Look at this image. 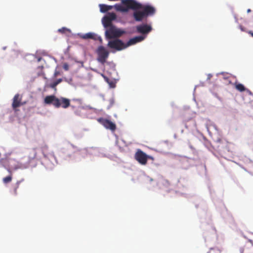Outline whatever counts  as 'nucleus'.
I'll return each mask as SVG.
<instances>
[{"label": "nucleus", "mask_w": 253, "mask_h": 253, "mask_svg": "<svg viewBox=\"0 0 253 253\" xmlns=\"http://www.w3.org/2000/svg\"><path fill=\"white\" fill-rule=\"evenodd\" d=\"M122 3L128 8L135 11L133 16L136 21H141L148 16L154 15L156 12L155 8L151 5H143L134 0H123Z\"/></svg>", "instance_id": "nucleus-1"}, {"label": "nucleus", "mask_w": 253, "mask_h": 253, "mask_svg": "<svg viewBox=\"0 0 253 253\" xmlns=\"http://www.w3.org/2000/svg\"><path fill=\"white\" fill-rule=\"evenodd\" d=\"M44 102L46 104H52L56 108L61 107L63 108H67L70 105V99L60 97L56 98L54 95H49L45 97Z\"/></svg>", "instance_id": "nucleus-2"}, {"label": "nucleus", "mask_w": 253, "mask_h": 253, "mask_svg": "<svg viewBox=\"0 0 253 253\" xmlns=\"http://www.w3.org/2000/svg\"><path fill=\"white\" fill-rule=\"evenodd\" d=\"M125 33V31L118 29L113 25L106 29L105 35L106 38L110 40L120 38Z\"/></svg>", "instance_id": "nucleus-3"}, {"label": "nucleus", "mask_w": 253, "mask_h": 253, "mask_svg": "<svg viewBox=\"0 0 253 253\" xmlns=\"http://www.w3.org/2000/svg\"><path fill=\"white\" fill-rule=\"evenodd\" d=\"M96 53L97 55V61L104 65L109 57V52L103 46L100 45L97 48Z\"/></svg>", "instance_id": "nucleus-4"}, {"label": "nucleus", "mask_w": 253, "mask_h": 253, "mask_svg": "<svg viewBox=\"0 0 253 253\" xmlns=\"http://www.w3.org/2000/svg\"><path fill=\"white\" fill-rule=\"evenodd\" d=\"M107 46L111 49L120 51L126 48V43L119 39H115L109 41Z\"/></svg>", "instance_id": "nucleus-5"}, {"label": "nucleus", "mask_w": 253, "mask_h": 253, "mask_svg": "<svg viewBox=\"0 0 253 253\" xmlns=\"http://www.w3.org/2000/svg\"><path fill=\"white\" fill-rule=\"evenodd\" d=\"M134 158L139 164L145 165L147 163L148 159L151 158V157L147 155L140 149H138L135 154Z\"/></svg>", "instance_id": "nucleus-6"}, {"label": "nucleus", "mask_w": 253, "mask_h": 253, "mask_svg": "<svg viewBox=\"0 0 253 253\" xmlns=\"http://www.w3.org/2000/svg\"><path fill=\"white\" fill-rule=\"evenodd\" d=\"M97 121L103 125L106 129L114 131L116 129V125L109 120L103 118H100Z\"/></svg>", "instance_id": "nucleus-7"}, {"label": "nucleus", "mask_w": 253, "mask_h": 253, "mask_svg": "<svg viewBox=\"0 0 253 253\" xmlns=\"http://www.w3.org/2000/svg\"><path fill=\"white\" fill-rule=\"evenodd\" d=\"M21 100L22 97L19 94H16L15 95L13 98V101L12 103V107L15 112L19 111V110L17 109L18 107L24 104V103L21 102Z\"/></svg>", "instance_id": "nucleus-8"}, {"label": "nucleus", "mask_w": 253, "mask_h": 253, "mask_svg": "<svg viewBox=\"0 0 253 253\" xmlns=\"http://www.w3.org/2000/svg\"><path fill=\"white\" fill-rule=\"evenodd\" d=\"M136 29L138 33L142 34H147L152 30V27L147 24H142L137 26Z\"/></svg>", "instance_id": "nucleus-9"}, {"label": "nucleus", "mask_w": 253, "mask_h": 253, "mask_svg": "<svg viewBox=\"0 0 253 253\" xmlns=\"http://www.w3.org/2000/svg\"><path fill=\"white\" fill-rule=\"evenodd\" d=\"M44 159L43 160V164L46 169H52L54 164L52 163H49L50 160H54L55 159L54 156L52 154H50L48 156L44 154Z\"/></svg>", "instance_id": "nucleus-10"}, {"label": "nucleus", "mask_w": 253, "mask_h": 253, "mask_svg": "<svg viewBox=\"0 0 253 253\" xmlns=\"http://www.w3.org/2000/svg\"><path fill=\"white\" fill-rule=\"evenodd\" d=\"M145 37L142 36H136L130 39L126 44V48L129 46L134 44L137 42H140L144 40Z\"/></svg>", "instance_id": "nucleus-11"}, {"label": "nucleus", "mask_w": 253, "mask_h": 253, "mask_svg": "<svg viewBox=\"0 0 253 253\" xmlns=\"http://www.w3.org/2000/svg\"><path fill=\"white\" fill-rule=\"evenodd\" d=\"M23 180L17 181L16 183L12 186L11 190L10 191V192L12 194L15 196L17 195V190L19 187L20 183Z\"/></svg>", "instance_id": "nucleus-12"}, {"label": "nucleus", "mask_w": 253, "mask_h": 253, "mask_svg": "<svg viewBox=\"0 0 253 253\" xmlns=\"http://www.w3.org/2000/svg\"><path fill=\"white\" fill-rule=\"evenodd\" d=\"M235 87L237 90L240 92L246 90L248 92H249L250 94L251 93V92L249 89H246L244 85L240 83L236 82L235 83Z\"/></svg>", "instance_id": "nucleus-13"}, {"label": "nucleus", "mask_w": 253, "mask_h": 253, "mask_svg": "<svg viewBox=\"0 0 253 253\" xmlns=\"http://www.w3.org/2000/svg\"><path fill=\"white\" fill-rule=\"evenodd\" d=\"M102 21L104 27L106 28H108L113 25L112 22L106 16L102 18Z\"/></svg>", "instance_id": "nucleus-14"}, {"label": "nucleus", "mask_w": 253, "mask_h": 253, "mask_svg": "<svg viewBox=\"0 0 253 253\" xmlns=\"http://www.w3.org/2000/svg\"><path fill=\"white\" fill-rule=\"evenodd\" d=\"M99 6L100 7V11L102 13H105L113 8V6L107 5L105 4H100Z\"/></svg>", "instance_id": "nucleus-15"}, {"label": "nucleus", "mask_w": 253, "mask_h": 253, "mask_svg": "<svg viewBox=\"0 0 253 253\" xmlns=\"http://www.w3.org/2000/svg\"><path fill=\"white\" fill-rule=\"evenodd\" d=\"M115 9L117 11H122V12H127L128 9H130L128 8L127 6L126 7H125L121 4H116L114 5Z\"/></svg>", "instance_id": "nucleus-16"}, {"label": "nucleus", "mask_w": 253, "mask_h": 253, "mask_svg": "<svg viewBox=\"0 0 253 253\" xmlns=\"http://www.w3.org/2000/svg\"><path fill=\"white\" fill-rule=\"evenodd\" d=\"M115 9L117 11H122V12H127L128 9H130L128 8L127 6L126 7H125L121 4H116L114 5Z\"/></svg>", "instance_id": "nucleus-17"}, {"label": "nucleus", "mask_w": 253, "mask_h": 253, "mask_svg": "<svg viewBox=\"0 0 253 253\" xmlns=\"http://www.w3.org/2000/svg\"><path fill=\"white\" fill-rule=\"evenodd\" d=\"M83 39H93L95 40V35L93 33H88L81 36Z\"/></svg>", "instance_id": "nucleus-18"}, {"label": "nucleus", "mask_w": 253, "mask_h": 253, "mask_svg": "<svg viewBox=\"0 0 253 253\" xmlns=\"http://www.w3.org/2000/svg\"><path fill=\"white\" fill-rule=\"evenodd\" d=\"M101 76L103 77L105 81L109 84L110 87L114 88L116 86V83L113 81L110 80L107 77L104 76L103 74H101Z\"/></svg>", "instance_id": "nucleus-19"}, {"label": "nucleus", "mask_w": 253, "mask_h": 253, "mask_svg": "<svg viewBox=\"0 0 253 253\" xmlns=\"http://www.w3.org/2000/svg\"><path fill=\"white\" fill-rule=\"evenodd\" d=\"M106 16L112 22L116 19V15L115 13H108Z\"/></svg>", "instance_id": "nucleus-20"}, {"label": "nucleus", "mask_w": 253, "mask_h": 253, "mask_svg": "<svg viewBox=\"0 0 253 253\" xmlns=\"http://www.w3.org/2000/svg\"><path fill=\"white\" fill-rule=\"evenodd\" d=\"M12 179V174H10L9 175L4 177L2 179L3 182L5 184L8 183L11 181Z\"/></svg>", "instance_id": "nucleus-21"}, {"label": "nucleus", "mask_w": 253, "mask_h": 253, "mask_svg": "<svg viewBox=\"0 0 253 253\" xmlns=\"http://www.w3.org/2000/svg\"><path fill=\"white\" fill-rule=\"evenodd\" d=\"M62 81V79H59L57 80H56L55 82L52 83L50 84V86L52 88H54L56 87V86L61 82Z\"/></svg>", "instance_id": "nucleus-22"}, {"label": "nucleus", "mask_w": 253, "mask_h": 253, "mask_svg": "<svg viewBox=\"0 0 253 253\" xmlns=\"http://www.w3.org/2000/svg\"><path fill=\"white\" fill-rule=\"evenodd\" d=\"M31 156H30L31 159H34L37 157V151L36 149L34 148L31 150Z\"/></svg>", "instance_id": "nucleus-23"}, {"label": "nucleus", "mask_w": 253, "mask_h": 253, "mask_svg": "<svg viewBox=\"0 0 253 253\" xmlns=\"http://www.w3.org/2000/svg\"><path fill=\"white\" fill-rule=\"evenodd\" d=\"M58 31L62 34L65 33L66 32H70V30L65 27H62V28H60L58 29Z\"/></svg>", "instance_id": "nucleus-24"}, {"label": "nucleus", "mask_w": 253, "mask_h": 253, "mask_svg": "<svg viewBox=\"0 0 253 253\" xmlns=\"http://www.w3.org/2000/svg\"><path fill=\"white\" fill-rule=\"evenodd\" d=\"M63 68L66 71H68L69 69V65L67 63H64L63 65Z\"/></svg>", "instance_id": "nucleus-25"}, {"label": "nucleus", "mask_w": 253, "mask_h": 253, "mask_svg": "<svg viewBox=\"0 0 253 253\" xmlns=\"http://www.w3.org/2000/svg\"><path fill=\"white\" fill-rule=\"evenodd\" d=\"M83 153H87V150L86 149H84L82 150Z\"/></svg>", "instance_id": "nucleus-26"}, {"label": "nucleus", "mask_w": 253, "mask_h": 253, "mask_svg": "<svg viewBox=\"0 0 253 253\" xmlns=\"http://www.w3.org/2000/svg\"><path fill=\"white\" fill-rule=\"evenodd\" d=\"M42 60V57H38V62H40Z\"/></svg>", "instance_id": "nucleus-27"}, {"label": "nucleus", "mask_w": 253, "mask_h": 253, "mask_svg": "<svg viewBox=\"0 0 253 253\" xmlns=\"http://www.w3.org/2000/svg\"><path fill=\"white\" fill-rule=\"evenodd\" d=\"M59 74V72H55V74H54V76L56 77V76H57Z\"/></svg>", "instance_id": "nucleus-28"}, {"label": "nucleus", "mask_w": 253, "mask_h": 253, "mask_svg": "<svg viewBox=\"0 0 253 253\" xmlns=\"http://www.w3.org/2000/svg\"><path fill=\"white\" fill-rule=\"evenodd\" d=\"M251 35L252 36V37H253V32L251 33Z\"/></svg>", "instance_id": "nucleus-29"}, {"label": "nucleus", "mask_w": 253, "mask_h": 253, "mask_svg": "<svg viewBox=\"0 0 253 253\" xmlns=\"http://www.w3.org/2000/svg\"><path fill=\"white\" fill-rule=\"evenodd\" d=\"M250 11H251L250 9H248V12H249Z\"/></svg>", "instance_id": "nucleus-30"}, {"label": "nucleus", "mask_w": 253, "mask_h": 253, "mask_svg": "<svg viewBox=\"0 0 253 253\" xmlns=\"http://www.w3.org/2000/svg\"><path fill=\"white\" fill-rule=\"evenodd\" d=\"M100 42L102 41V39L101 38L100 39Z\"/></svg>", "instance_id": "nucleus-31"}]
</instances>
